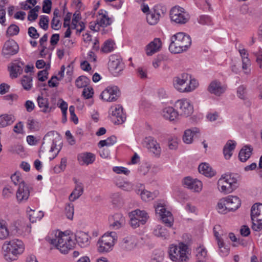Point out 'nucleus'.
Masks as SVG:
<instances>
[{"mask_svg":"<svg viewBox=\"0 0 262 262\" xmlns=\"http://www.w3.org/2000/svg\"><path fill=\"white\" fill-rule=\"evenodd\" d=\"M191 44L190 36L183 32H179L171 37L169 50L172 53L179 54L186 51Z\"/></svg>","mask_w":262,"mask_h":262,"instance_id":"nucleus-1","label":"nucleus"},{"mask_svg":"<svg viewBox=\"0 0 262 262\" xmlns=\"http://www.w3.org/2000/svg\"><path fill=\"white\" fill-rule=\"evenodd\" d=\"M48 241L63 254L68 253L75 245V243L71 237L63 232H58V234L56 233L54 238L48 237Z\"/></svg>","mask_w":262,"mask_h":262,"instance_id":"nucleus-2","label":"nucleus"},{"mask_svg":"<svg viewBox=\"0 0 262 262\" xmlns=\"http://www.w3.org/2000/svg\"><path fill=\"white\" fill-rule=\"evenodd\" d=\"M169 257L173 262H188V246L181 242L178 245L172 244L169 248Z\"/></svg>","mask_w":262,"mask_h":262,"instance_id":"nucleus-3","label":"nucleus"},{"mask_svg":"<svg viewBox=\"0 0 262 262\" xmlns=\"http://www.w3.org/2000/svg\"><path fill=\"white\" fill-rule=\"evenodd\" d=\"M61 143V139L57 136L56 132L54 131L49 132L44 136L40 150L43 152L46 151L53 152L56 150L57 153L52 158H50V160H52L56 157L60 150V148H58L57 147V143L59 145Z\"/></svg>","mask_w":262,"mask_h":262,"instance_id":"nucleus-4","label":"nucleus"},{"mask_svg":"<svg viewBox=\"0 0 262 262\" xmlns=\"http://www.w3.org/2000/svg\"><path fill=\"white\" fill-rule=\"evenodd\" d=\"M116 240L117 236L116 232H111L110 233L104 234L97 242L98 251L100 253L110 251L112 249Z\"/></svg>","mask_w":262,"mask_h":262,"instance_id":"nucleus-5","label":"nucleus"},{"mask_svg":"<svg viewBox=\"0 0 262 262\" xmlns=\"http://www.w3.org/2000/svg\"><path fill=\"white\" fill-rule=\"evenodd\" d=\"M237 181L236 178L231 175L222 177L217 182L218 189L224 194L230 193L237 188Z\"/></svg>","mask_w":262,"mask_h":262,"instance_id":"nucleus-6","label":"nucleus"},{"mask_svg":"<svg viewBox=\"0 0 262 262\" xmlns=\"http://www.w3.org/2000/svg\"><path fill=\"white\" fill-rule=\"evenodd\" d=\"M251 218L252 221V229L255 231L262 230V204L255 203L251 209Z\"/></svg>","mask_w":262,"mask_h":262,"instance_id":"nucleus-7","label":"nucleus"},{"mask_svg":"<svg viewBox=\"0 0 262 262\" xmlns=\"http://www.w3.org/2000/svg\"><path fill=\"white\" fill-rule=\"evenodd\" d=\"M2 252L7 261L15 260L16 258V239L5 241L2 245Z\"/></svg>","mask_w":262,"mask_h":262,"instance_id":"nucleus-8","label":"nucleus"},{"mask_svg":"<svg viewBox=\"0 0 262 262\" xmlns=\"http://www.w3.org/2000/svg\"><path fill=\"white\" fill-rule=\"evenodd\" d=\"M170 16L172 21L179 24L186 23L190 18L188 13L179 6L173 7L171 9Z\"/></svg>","mask_w":262,"mask_h":262,"instance_id":"nucleus-9","label":"nucleus"},{"mask_svg":"<svg viewBox=\"0 0 262 262\" xmlns=\"http://www.w3.org/2000/svg\"><path fill=\"white\" fill-rule=\"evenodd\" d=\"M166 8L161 5L155 6L150 11L146 14L147 23L151 25L157 24L159 21L161 15H164L166 12Z\"/></svg>","mask_w":262,"mask_h":262,"instance_id":"nucleus-10","label":"nucleus"},{"mask_svg":"<svg viewBox=\"0 0 262 262\" xmlns=\"http://www.w3.org/2000/svg\"><path fill=\"white\" fill-rule=\"evenodd\" d=\"M155 212L161 217L163 223L168 227L172 226L173 224V218L171 213L167 210L165 205L161 203H158L155 206Z\"/></svg>","mask_w":262,"mask_h":262,"instance_id":"nucleus-11","label":"nucleus"},{"mask_svg":"<svg viewBox=\"0 0 262 262\" xmlns=\"http://www.w3.org/2000/svg\"><path fill=\"white\" fill-rule=\"evenodd\" d=\"M110 112L111 118L115 124H121L125 121L126 116L123 112V107L121 105H115L112 106Z\"/></svg>","mask_w":262,"mask_h":262,"instance_id":"nucleus-12","label":"nucleus"},{"mask_svg":"<svg viewBox=\"0 0 262 262\" xmlns=\"http://www.w3.org/2000/svg\"><path fill=\"white\" fill-rule=\"evenodd\" d=\"M176 107L179 110L178 113L181 116L188 117L193 112V107L190 101L187 99L179 100L176 102Z\"/></svg>","mask_w":262,"mask_h":262,"instance_id":"nucleus-13","label":"nucleus"},{"mask_svg":"<svg viewBox=\"0 0 262 262\" xmlns=\"http://www.w3.org/2000/svg\"><path fill=\"white\" fill-rule=\"evenodd\" d=\"M189 80H190V75L187 73H182L173 78V84L179 92H186Z\"/></svg>","mask_w":262,"mask_h":262,"instance_id":"nucleus-14","label":"nucleus"},{"mask_svg":"<svg viewBox=\"0 0 262 262\" xmlns=\"http://www.w3.org/2000/svg\"><path fill=\"white\" fill-rule=\"evenodd\" d=\"M108 66L109 70L115 76H118L124 67L121 59L116 55L110 57Z\"/></svg>","mask_w":262,"mask_h":262,"instance_id":"nucleus-15","label":"nucleus"},{"mask_svg":"<svg viewBox=\"0 0 262 262\" xmlns=\"http://www.w3.org/2000/svg\"><path fill=\"white\" fill-rule=\"evenodd\" d=\"M120 92L117 86H108L101 93V98L106 101H116L120 96Z\"/></svg>","mask_w":262,"mask_h":262,"instance_id":"nucleus-16","label":"nucleus"},{"mask_svg":"<svg viewBox=\"0 0 262 262\" xmlns=\"http://www.w3.org/2000/svg\"><path fill=\"white\" fill-rule=\"evenodd\" d=\"M16 54V42L13 39H9L6 40L4 44L2 51V55L4 57L9 59Z\"/></svg>","mask_w":262,"mask_h":262,"instance_id":"nucleus-17","label":"nucleus"},{"mask_svg":"<svg viewBox=\"0 0 262 262\" xmlns=\"http://www.w3.org/2000/svg\"><path fill=\"white\" fill-rule=\"evenodd\" d=\"M227 89V86L223 84L220 81L214 80L212 81L208 86V92L217 96H220L224 94Z\"/></svg>","mask_w":262,"mask_h":262,"instance_id":"nucleus-18","label":"nucleus"},{"mask_svg":"<svg viewBox=\"0 0 262 262\" xmlns=\"http://www.w3.org/2000/svg\"><path fill=\"white\" fill-rule=\"evenodd\" d=\"M183 183L185 187L194 192H200L202 189L201 181L197 179H193L190 177L185 178Z\"/></svg>","mask_w":262,"mask_h":262,"instance_id":"nucleus-19","label":"nucleus"},{"mask_svg":"<svg viewBox=\"0 0 262 262\" xmlns=\"http://www.w3.org/2000/svg\"><path fill=\"white\" fill-rule=\"evenodd\" d=\"M137 244V241L134 236H127L120 243V247L123 250L129 251L134 250Z\"/></svg>","mask_w":262,"mask_h":262,"instance_id":"nucleus-20","label":"nucleus"},{"mask_svg":"<svg viewBox=\"0 0 262 262\" xmlns=\"http://www.w3.org/2000/svg\"><path fill=\"white\" fill-rule=\"evenodd\" d=\"M30 195V191L28 187L24 182L19 183L17 189V202L22 203L28 200Z\"/></svg>","mask_w":262,"mask_h":262,"instance_id":"nucleus-21","label":"nucleus"},{"mask_svg":"<svg viewBox=\"0 0 262 262\" xmlns=\"http://www.w3.org/2000/svg\"><path fill=\"white\" fill-rule=\"evenodd\" d=\"M161 45L162 43L161 40L158 38H155L153 41L150 42L146 46V54L148 56H151L155 53L158 52L161 47Z\"/></svg>","mask_w":262,"mask_h":262,"instance_id":"nucleus-22","label":"nucleus"},{"mask_svg":"<svg viewBox=\"0 0 262 262\" xmlns=\"http://www.w3.org/2000/svg\"><path fill=\"white\" fill-rule=\"evenodd\" d=\"M75 239L78 245L81 247H86L90 244L89 235L83 231H77L75 235Z\"/></svg>","mask_w":262,"mask_h":262,"instance_id":"nucleus-23","label":"nucleus"},{"mask_svg":"<svg viewBox=\"0 0 262 262\" xmlns=\"http://www.w3.org/2000/svg\"><path fill=\"white\" fill-rule=\"evenodd\" d=\"M78 160L81 165H88L92 164L95 160V155L91 152H85L78 156Z\"/></svg>","mask_w":262,"mask_h":262,"instance_id":"nucleus-24","label":"nucleus"},{"mask_svg":"<svg viewBox=\"0 0 262 262\" xmlns=\"http://www.w3.org/2000/svg\"><path fill=\"white\" fill-rule=\"evenodd\" d=\"M75 187L74 190L71 193L69 197V199L71 202H74L78 199L83 192V186L82 183L75 180Z\"/></svg>","mask_w":262,"mask_h":262,"instance_id":"nucleus-25","label":"nucleus"},{"mask_svg":"<svg viewBox=\"0 0 262 262\" xmlns=\"http://www.w3.org/2000/svg\"><path fill=\"white\" fill-rule=\"evenodd\" d=\"M96 21L100 27H103L109 26L112 23L111 19L107 16V12L102 9L98 12V16Z\"/></svg>","mask_w":262,"mask_h":262,"instance_id":"nucleus-26","label":"nucleus"},{"mask_svg":"<svg viewBox=\"0 0 262 262\" xmlns=\"http://www.w3.org/2000/svg\"><path fill=\"white\" fill-rule=\"evenodd\" d=\"M228 210L234 211L237 209L241 206V202L236 196H228L226 198Z\"/></svg>","mask_w":262,"mask_h":262,"instance_id":"nucleus-27","label":"nucleus"},{"mask_svg":"<svg viewBox=\"0 0 262 262\" xmlns=\"http://www.w3.org/2000/svg\"><path fill=\"white\" fill-rule=\"evenodd\" d=\"M179 113L172 107H167L164 108L162 111L163 117L170 121L174 120L178 116Z\"/></svg>","mask_w":262,"mask_h":262,"instance_id":"nucleus-28","label":"nucleus"},{"mask_svg":"<svg viewBox=\"0 0 262 262\" xmlns=\"http://www.w3.org/2000/svg\"><path fill=\"white\" fill-rule=\"evenodd\" d=\"M200 133L198 128L193 127L191 129H186L183 136V140L186 144H190L192 142L193 137L197 133Z\"/></svg>","mask_w":262,"mask_h":262,"instance_id":"nucleus-29","label":"nucleus"},{"mask_svg":"<svg viewBox=\"0 0 262 262\" xmlns=\"http://www.w3.org/2000/svg\"><path fill=\"white\" fill-rule=\"evenodd\" d=\"M113 222L111 226L114 229H118L125 223V218L121 213H116L112 216Z\"/></svg>","mask_w":262,"mask_h":262,"instance_id":"nucleus-30","label":"nucleus"},{"mask_svg":"<svg viewBox=\"0 0 262 262\" xmlns=\"http://www.w3.org/2000/svg\"><path fill=\"white\" fill-rule=\"evenodd\" d=\"M147 147L155 155L159 156L161 152L160 144L156 140L152 138H149L147 140Z\"/></svg>","mask_w":262,"mask_h":262,"instance_id":"nucleus-31","label":"nucleus"},{"mask_svg":"<svg viewBox=\"0 0 262 262\" xmlns=\"http://www.w3.org/2000/svg\"><path fill=\"white\" fill-rule=\"evenodd\" d=\"M198 169L200 173L207 177H212L215 174V171L206 163L200 164Z\"/></svg>","mask_w":262,"mask_h":262,"instance_id":"nucleus-32","label":"nucleus"},{"mask_svg":"<svg viewBox=\"0 0 262 262\" xmlns=\"http://www.w3.org/2000/svg\"><path fill=\"white\" fill-rule=\"evenodd\" d=\"M235 146L236 142L232 140H229L225 144L223 148V154L226 159L230 158Z\"/></svg>","mask_w":262,"mask_h":262,"instance_id":"nucleus-33","label":"nucleus"},{"mask_svg":"<svg viewBox=\"0 0 262 262\" xmlns=\"http://www.w3.org/2000/svg\"><path fill=\"white\" fill-rule=\"evenodd\" d=\"M252 150L253 149L251 146H244L238 154L239 160L242 162H246L250 157Z\"/></svg>","mask_w":262,"mask_h":262,"instance_id":"nucleus-34","label":"nucleus"},{"mask_svg":"<svg viewBox=\"0 0 262 262\" xmlns=\"http://www.w3.org/2000/svg\"><path fill=\"white\" fill-rule=\"evenodd\" d=\"M15 120V117L12 115H2L0 116V127H4L11 125Z\"/></svg>","mask_w":262,"mask_h":262,"instance_id":"nucleus-35","label":"nucleus"},{"mask_svg":"<svg viewBox=\"0 0 262 262\" xmlns=\"http://www.w3.org/2000/svg\"><path fill=\"white\" fill-rule=\"evenodd\" d=\"M37 101L38 106L41 109L42 112L44 113H49L51 111V108L49 106V102L47 98L39 96L37 97Z\"/></svg>","mask_w":262,"mask_h":262,"instance_id":"nucleus-36","label":"nucleus"},{"mask_svg":"<svg viewBox=\"0 0 262 262\" xmlns=\"http://www.w3.org/2000/svg\"><path fill=\"white\" fill-rule=\"evenodd\" d=\"M129 216L135 217L139 220H145V223L147 221L149 216L147 213L144 210H140L139 209L135 210L129 213Z\"/></svg>","mask_w":262,"mask_h":262,"instance_id":"nucleus-37","label":"nucleus"},{"mask_svg":"<svg viewBox=\"0 0 262 262\" xmlns=\"http://www.w3.org/2000/svg\"><path fill=\"white\" fill-rule=\"evenodd\" d=\"M227 199L224 198L221 199L217 203V209L219 213L222 214H226L228 212L230 211L228 210V206L227 203Z\"/></svg>","mask_w":262,"mask_h":262,"instance_id":"nucleus-38","label":"nucleus"},{"mask_svg":"<svg viewBox=\"0 0 262 262\" xmlns=\"http://www.w3.org/2000/svg\"><path fill=\"white\" fill-rule=\"evenodd\" d=\"M116 138L114 136H112L106 140H101L99 142L98 145L100 148H102L105 146H110L113 145L116 142Z\"/></svg>","mask_w":262,"mask_h":262,"instance_id":"nucleus-39","label":"nucleus"},{"mask_svg":"<svg viewBox=\"0 0 262 262\" xmlns=\"http://www.w3.org/2000/svg\"><path fill=\"white\" fill-rule=\"evenodd\" d=\"M90 81V79L87 77L81 76L76 80L75 84L78 88H85Z\"/></svg>","mask_w":262,"mask_h":262,"instance_id":"nucleus-40","label":"nucleus"},{"mask_svg":"<svg viewBox=\"0 0 262 262\" xmlns=\"http://www.w3.org/2000/svg\"><path fill=\"white\" fill-rule=\"evenodd\" d=\"M9 235L7 225L4 221H0V239H5Z\"/></svg>","mask_w":262,"mask_h":262,"instance_id":"nucleus-41","label":"nucleus"},{"mask_svg":"<svg viewBox=\"0 0 262 262\" xmlns=\"http://www.w3.org/2000/svg\"><path fill=\"white\" fill-rule=\"evenodd\" d=\"M154 234L158 237L166 238L168 236L167 230L161 225H158L154 230Z\"/></svg>","mask_w":262,"mask_h":262,"instance_id":"nucleus-42","label":"nucleus"},{"mask_svg":"<svg viewBox=\"0 0 262 262\" xmlns=\"http://www.w3.org/2000/svg\"><path fill=\"white\" fill-rule=\"evenodd\" d=\"M7 70L11 78H16V61L13 60L7 66Z\"/></svg>","mask_w":262,"mask_h":262,"instance_id":"nucleus-43","label":"nucleus"},{"mask_svg":"<svg viewBox=\"0 0 262 262\" xmlns=\"http://www.w3.org/2000/svg\"><path fill=\"white\" fill-rule=\"evenodd\" d=\"M32 78L31 76H24L21 81L24 89L27 91L30 90L32 86Z\"/></svg>","mask_w":262,"mask_h":262,"instance_id":"nucleus-44","label":"nucleus"},{"mask_svg":"<svg viewBox=\"0 0 262 262\" xmlns=\"http://www.w3.org/2000/svg\"><path fill=\"white\" fill-rule=\"evenodd\" d=\"M196 259L207 260V251L204 247L200 246L196 249Z\"/></svg>","mask_w":262,"mask_h":262,"instance_id":"nucleus-45","label":"nucleus"},{"mask_svg":"<svg viewBox=\"0 0 262 262\" xmlns=\"http://www.w3.org/2000/svg\"><path fill=\"white\" fill-rule=\"evenodd\" d=\"M114 42L110 40H107L101 48V51L104 53H108L113 51Z\"/></svg>","mask_w":262,"mask_h":262,"instance_id":"nucleus-46","label":"nucleus"},{"mask_svg":"<svg viewBox=\"0 0 262 262\" xmlns=\"http://www.w3.org/2000/svg\"><path fill=\"white\" fill-rule=\"evenodd\" d=\"M65 214L68 219L72 220L74 215V205L68 203L65 207Z\"/></svg>","mask_w":262,"mask_h":262,"instance_id":"nucleus-47","label":"nucleus"},{"mask_svg":"<svg viewBox=\"0 0 262 262\" xmlns=\"http://www.w3.org/2000/svg\"><path fill=\"white\" fill-rule=\"evenodd\" d=\"M130 218V225L134 229L139 227L140 225H143L145 224V220H141L136 219L135 217L129 216Z\"/></svg>","mask_w":262,"mask_h":262,"instance_id":"nucleus-48","label":"nucleus"},{"mask_svg":"<svg viewBox=\"0 0 262 262\" xmlns=\"http://www.w3.org/2000/svg\"><path fill=\"white\" fill-rule=\"evenodd\" d=\"M168 146L171 150H176L178 146V139L177 137H169L168 139Z\"/></svg>","mask_w":262,"mask_h":262,"instance_id":"nucleus-49","label":"nucleus"},{"mask_svg":"<svg viewBox=\"0 0 262 262\" xmlns=\"http://www.w3.org/2000/svg\"><path fill=\"white\" fill-rule=\"evenodd\" d=\"M221 229V227L220 225H216L213 228V232L214 235L215 237H216V239L217 241V244L219 247H222L223 244V241L222 238L219 236L220 234L219 233V231H220Z\"/></svg>","mask_w":262,"mask_h":262,"instance_id":"nucleus-50","label":"nucleus"},{"mask_svg":"<svg viewBox=\"0 0 262 262\" xmlns=\"http://www.w3.org/2000/svg\"><path fill=\"white\" fill-rule=\"evenodd\" d=\"M142 199L145 201H149L154 199L156 195L147 190H143L141 194Z\"/></svg>","mask_w":262,"mask_h":262,"instance_id":"nucleus-51","label":"nucleus"},{"mask_svg":"<svg viewBox=\"0 0 262 262\" xmlns=\"http://www.w3.org/2000/svg\"><path fill=\"white\" fill-rule=\"evenodd\" d=\"M49 19L47 16L42 15L40 16L39 25L44 30H47L49 28Z\"/></svg>","mask_w":262,"mask_h":262,"instance_id":"nucleus-52","label":"nucleus"},{"mask_svg":"<svg viewBox=\"0 0 262 262\" xmlns=\"http://www.w3.org/2000/svg\"><path fill=\"white\" fill-rule=\"evenodd\" d=\"M198 85V81L194 79H192L191 76L190 75V80L188 81V84L187 86L186 92H189L194 90Z\"/></svg>","mask_w":262,"mask_h":262,"instance_id":"nucleus-53","label":"nucleus"},{"mask_svg":"<svg viewBox=\"0 0 262 262\" xmlns=\"http://www.w3.org/2000/svg\"><path fill=\"white\" fill-rule=\"evenodd\" d=\"M6 35L7 37H12L16 35V25L12 24L9 26L7 30Z\"/></svg>","mask_w":262,"mask_h":262,"instance_id":"nucleus-54","label":"nucleus"},{"mask_svg":"<svg viewBox=\"0 0 262 262\" xmlns=\"http://www.w3.org/2000/svg\"><path fill=\"white\" fill-rule=\"evenodd\" d=\"M30 212H31V213L29 214V220L32 223L36 222L37 219H38L39 220H40L43 216V213L41 211L39 212L40 214L39 216H36V212L34 210L30 209Z\"/></svg>","mask_w":262,"mask_h":262,"instance_id":"nucleus-55","label":"nucleus"},{"mask_svg":"<svg viewBox=\"0 0 262 262\" xmlns=\"http://www.w3.org/2000/svg\"><path fill=\"white\" fill-rule=\"evenodd\" d=\"M199 22L200 24L205 25H212L211 18L208 15H202L200 17Z\"/></svg>","mask_w":262,"mask_h":262,"instance_id":"nucleus-56","label":"nucleus"},{"mask_svg":"<svg viewBox=\"0 0 262 262\" xmlns=\"http://www.w3.org/2000/svg\"><path fill=\"white\" fill-rule=\"evenodd\" d=\"M67 165V159L63 158L61 160L60 164L59 166H55L54 168L55 173H59L61 171H63L66 168Z\"/></svg>","mask_w":262,"mask_h":262,"instance_id":"nucleus-57","label":"nucleus"},{"mask_svg":"<svg viewBox=\"0 0 262 262\" xmlns=\"http://www.w3.org/2000/svg\"><path fill=\"white\" fill-rule=\"evenodd\" d=\"M94 94V91L92 88L87 87L84 88L82 91V96L85 99H89L92 97Z\"/></svg>","mask_w":262,"mask_h":262,"instance_id":"nucleus-58","label":"nucleus"},{"mask_svg":"<svg viewBox=\"0 0 262 262\" xmlns=\"http://www.w3.org/2000/svg\"><path fill=\"white\" fill-rule=\"evenodd\" d=\"M52 7L51 0H45L43 2L42 12L46 13H50Z\"/></svg>","mask_w":262,"mask_h":262,"instance_id":"nucleus-59","label":"nucleus"},{"mask_svg":"<svg viewBox=\"0 0 262 262\" xmlns=\"http://www.w3.org/2000/svg\"><path fill=\"white\" fill-rule=\"evenodd\" d=\"M47 67L45 70L40 71L37 74L38 79L40 81H45L48 78L49 73L48 72Z\"/></svg>","mask_w":262,"mask_h":262,"instance_id":"nucleus-60","label":"nucleus"},{"mask_svg":"<svg viewBox=\"0 0 262 262\" xmlns=\"http://www.w3.org/2000/svg\"><path fill=\"white\" fill-rule=\"evenodd\" d=\"M113 171L116 173H124L127 176L129 174L130 171L126 168L121 166H115L113 168Z\"/></svg>","mask_w":262,"mask_h":262,"instance_id":"nucleus-61","label":"nucleus"},{"mask_svg":"<svg viewBox=\"0 0 262 262\" xmlns=\"http://www.w3.org/2000/svg\"><path fill=\"white\" fill-rule=\"evenodd\" d=\"M237 94L239 98L245 99L246 94V87L243 85L239 86L237 89Z\"/></svg>","mask_w":262,"mask_h":262,"instance_id":"nucleus-62","label":"nucleus"},{"mask_svg":"<svg viewBox=\"0 0 262 262\" xmlns=\"http://www.w3.org/2000/svg\"><path fill=\"white\" fill-rule=\"evenodd\" d=\"M112 203L116 205H120L122 203V198L118 193H114L112 196Z\"/></svg>","mask_w":262,"mask_h":262,"instance_id":"nucleus-63","label":"nucleus"},{"mask_svg":"<svg viewBox=\"0 0 262 262\" xmlns=\"http://www.w3.org/2000/svg\"><path fill=\"white\" fill-rule=\"evenodd\" d=\"M29 35L34 39H37L39 36V34L37 32V30L33 27H30L28 29Z\"/></svg>","mask_w":262,"mask_h":262,"instance_id":"nucleus-64","label":"nucleus"}]
</instances>
